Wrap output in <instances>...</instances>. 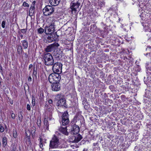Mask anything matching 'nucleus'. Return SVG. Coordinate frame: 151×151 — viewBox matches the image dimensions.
I'll list each match as a JSON object with an SVG mask.
<instances>
[{
    "label": "nucleus",
    "instance_id": "nucleus-2",
    "mask_svg": "<svg viewBox=\"0 0 151 151\" xmlns=\"http://www.w3.org/2000/svg\"><path fill=\"white\" fill-rule=\"evenodd\" d=\"M59 73H53L50 74L49 76L48 80L49 82L52 83L54 81L59 82L61 79V76Z\"/></svg>",
    "mask_w": 151,
    "mask_h": 151
},
{
    "label": "nucleus",
    "instance_id": "nucleus-9",
    "mask_svg": "<svg viewBox=\"0 0 151 151\" xmlns=\"http://www.w3.org/2000/svg\"><path fill=\"white\" fill-rule=\"evenodd\" d=\"M80 5V3L78 2L76 3H73L70 6V8L71 9L72 13H73L74 12L75 14H76L77 11H78L80 10L81 7L80 8L79 6Z\"/></svg>",
    "mask_w": 151,
    "mask_h": 151
},
{
    "label": "nucleus",
    "instance_id": "nucleus-49",
    "mask_svg": "<svg viewBox=\"0 0 151 151\" xmlns=\"http://www.w3.org/2000/svg\"><path fill=\"white\" fill-rule=\"evenodd\" d=\"M151 48V47L148 46L147 47V48L146 49V50H147L148 49H150Z\"/></svg>",
    "mask_w": 151,
    "mask_h": 151
},
{
    "label": "nucleus",
    "instance_id": "nucleus-6",
    "mask_svg": "<svg viewBox=\"0 0 151 151\" xmlns=\"http://www.w3.org/2000/svg\"><path fill=\"white\" fill-rule=\"evenodd\" d=\"M52 70L54 73H61L62 72V64L59 62L54 63Z\"/></svg>",
    "mask_w": 151,
    "mask_h": 151
},
{
    "label": "nucleus",
    "instance_id": "nucleus-42",
    "mask_svg": "<svg viewBox=\"0 0 151 151\" xmlns=\"http://www.w3.org/2000/svg\"><path fill=\"white\" fill-rule=\"evenodd\" d=\"M28 79V81H32V78L30 76L29 77Z\"/></svg>",
    "mask_w": 151,
    "mask_h": 151
},
{
    "label": "nucleus",
    "instance_id": "nucleus-5",
    "mask_svg": "<svg viewBox=\"0 0 151 151\" xmlns=\"http://www.w3.org/2000/svg\"><path fill=\"white\" fill-rule=\"evenodd\" d=\"M54 11V9L50 5L46 6L42 10V12L45 16L50 15L53 14Z\"/></svg>",
    "mask_w": 151,
    "mask_h": 151
},
{
    "label": "nucleus",
    "instance_id": "nucleus-31",
    "mask_svg": "<svg viewBox=\"0 0 151 151\" xmlns=\"http://www.w3.org/2000/svg\"><path fill=\"white\" fill-rule=\"evenodd\" d=\"M37 124L39 127L41 126V121L40 119H38L37 120Z\"/></svg>",
    "mask_w": 151,
    "mask_h": 151
},
{
    "label": "nucleus",
    "instance_id": "nucleus-39",
    "mask_svg": "<svg viewBox=\"0 0 151 151\" xmlns=\"http://www.w3.org/2000/svg\"><path fill=\"white\" fill-rule=\"evenodd\" d=\"M16 147L14 146H13L12 148V151H16Z\"/></svg>",
    "mask_w": 151,
    "mask_h": 151
},
{
    "label": "nucleus",
    "instance_id": "nucleus-24",
    "mask_svg": "<svg viewBox=\"0 0 151 151\" xmlns=\"http://www.w3.org/2000/svg\"><path fill=\"white\" fill-rule=\"evenodd\" d=\"M96 25L95 24L91 25V26L90 27V30L92 31L93 32L95 31V29L96 28Z\"/></svg>",
    "mask_w": 151,
    "mask_h": 151
},
{
    "label": "nucleus",
    "instance_id": "nucleus-43",
    "mask_svg": "<svg viewBox=\"0 0 151 151\" xmlns=\"http://www.w3.org/2000/svg\"><path fill=\"white\" fill-rule=\"evenodd\" d=\"M56 57L57 58H60V55L59 53L58 54V52L57 53V54L56 55Z\"/></svg>",
    "mask_w": 151,
    "mask_h": 151
},
{
    "label": "nucleus",
    "instance_id": "nucleus-32",
    "mask_svg": "<svg viewBox=\"0 0 151 151\" xmlns=\"http://www.w3.org/2000/svg\"><path fill=\"white\" fill-rule=\"evenodd\" d=\"M27 30V29H23L21 30V32L24 33H26Z\"/></svg>",
    "mask_w": 151,
    "mask_h": 151
},
{
    "label": "nucleus",
    "instance_id": "nucleus-60",
    "mask_svg": "<svg viewBox=\"0 0 151 151\" xmlns=\"http://www.w3.org/2000/svg\"><path fill=\"white\" fill-rule=\"evenodd\" d=\"M11 104H12V102H11Z\"/></svg>",
    "mask_w": 151,
    "mask_h": 151
},
{
    "label": "nucleus",
    "instance_id": "nucleus-52",
    "mask_svg": "<svg viewBox=\"0 0 151 151\" xmlns=\"http://www.w3.org/2000/svg\"><path fill=\"white\" fill-rule=\"evenodd\" d=\"M33 129H35V131L33 132L34 133H35V127H33Z\"/></svg>",
    "mask_w": 151,
    "mask_h": 151
},
{
    "label": "nucleus",
    "instance_id": "nucleus-27",
    "mask_svg": "<svg viewBox=\"0 0 151 151\" xmlns=\"http://www.w3.org/2000/svg\"><path fill=\"white\" fill-rule=\"evenodd\" d=\"M44 30L43 29L40 28L37 29V32L39 34H42L44 32Z\"/></svg>",
    "mask_w": 151,
    "mask_h": 151
},
{
    "label": "nucleus",
    "instance_id": "nucleus-35",
    "mask_svg": "<svg viewBox=\"0 0 151 151\" xmlns=\"http://www.w3.org/2000/svg\"><path fill=\"white\" fill-rule=\"evenodd\" d=\"M5 22L4 21H3L2 22V24H1V26L3 28H5Z\"/></svg>",
    "mask_w": 151,
    "mask_h": 151
},
{
    "label": "nucleus",
    "instance_id": "nucleus-21",
    "mask_svg": "<svg viewBox=\"0 0 151 151\" xmlns=\"http://www.w3.org/2000/svg\"><path fill=\"white\" fill-rule=\"evenodd\" d=\"M37 69H36V70H35V68H34L33 69V78H34V76H35V78H37Z\"/></svg>",
    "mask_w": 151,
    "mask_h": 151
},
{
    "label": "nucleus",
    "instance_id": "nucleus-7",
    "mask_svg": "<svg viewBox=\"0 0 151 151\" xmlns=\"http://www.w3.org/2000/svg\"><path fill=\"white\" fill-rule=\"evenodd\" d=\"M55 25L53 21L51 22L50 25L48 27H46L45 28V33L47 34H50L55 31Z\"/></svg>",
    "mask_w": 151,
    "mask_h": 151
},
{
    "label": "nucleus",
    "instance_id": "nucleus-16",
    "mask_svg": "<svg viewBox=\"0 0 151 151\" xmlns=\"http://www.w3.org/2000/svg\"><path fill=\"white\" fill-rule=\"evenodd\" d=\"M53 33H52L50 34V35L52 37V38L53 39V40H56L58 39L59 36L57 35L56 32Z\"/></svg>",
    "mask_w": 151,
    "mask_h": 151
},
{
    "label": "nucleus",
    "instance_id": "nucleus-22",
    "mask_svg": "<svg viewBox=\"0 0 151 151\" xmlns=\"http://www.w3.org/2000/svg\"><path fill=\"white\" fill-rule=\"evenodd\" d=\"M23 116H22V113L21 111L18 114L19 119L20 122H22V120L23 119Z\"/></svg>",
    "mask_w": 151,
    "mask_h": 151
},
{
    "label": "nucleus",
    "instance_id": "nucleus-3",
    "mask_svg": "<svg viewBox=\"0 0 151 151\" xmlns=\"http://www.w3.org/2000/svg\"><path fill=\"white\" fill-rule=\"evenodd\" d=\"M55 99L58 101L57 105L58 106H62L67 108V105L66 103L65 99L59 94H57L55 98Z\"/></svg>",
    "mask_w": 151,
    "mask_h": 151
},
{
    "label": "nucleus",
    "instance_id": "nucleus-33",
    "mask_svg": "<svg viewBox=\"0 0 151 151\" xmlns=\"http://www.w3.org/2000/svg\"><path fill=\"white\" fill-rule=\"evenodd\" d=\"M23 6L24 7H29L28 4L26 3L25 1H24L23 4Z\"/></svg>",
    "mask_w": 151,
    "mask_h": 151
},
{
    "label": "nucleus",
    "instance_id": "nucleus-14",
    "mask_svg": "<svg viewBox=\"0 0 151 151\" xmlns=\"http://www.w3.org/2000/svg\"><path fill=\"white\" fill-rule=\"evenodd\" d=\"M83 137L81 135L79 134L75 136V139L74 140V142L75 143H77L80 141L82 139Z\"/></svg>",
    "mask_w": 151,
    "mask_h": 151
},
{
    "label": "nucleus",
    "instance_id": "nucleus-57",
    "mask_svg": "<svg viewBox=\"0 0 151 151\" xmlns=\"http://www.w3.org/2000/svg\"><path fill=\"white\" fill-rule=\"evenodd\" d=\"M19 151H21L20 147L19 148Z\"/></svg>",
    "mask_w": 151,
    "mask_h": 151
},
{
    "label": "nucleus",
    "instance_id": "nucleus-61",
    "mask_svg": "<svg viewBox=\"0 0 151 151\" xmlns=\"http://www.w3.org/2000/svg\"><path fill=\"white\" fill-rule=\"evenodd\" d=\"M11 104H12V102H11Z\"/></svg>",
    "mask_w": 151,
    "mask_h": 151
},
{
    "label": "nucleus",
    "instance_id": "nucleus-34",
    "mask_svg": "<svg viewBox=\"0 0 151 151\" xmlns=\"http://www.w3.org/2000/svg\"><path fill=\"white\" fill-rule=\"evenodd\" d=\"M4 128L0 124V132H2L4 131Z\"/></svg>",
    "mask_w": 151,
    "mask_h": 151
},
{
    "label": "nucleus",
    "instance_id": "nucleus-41",
    "mask_svg": "<svg viewBox=\"0 0 151 151\" xmlns=\"http://www.w3.org/2000/svg\"><path fill=\"white\" fill-rule=\"evenodd\" d=\"M52 102H53L52 101L51 99H50V100H49V101H48L49 103L50 104H52V105H53V104H52Z\"/></svg>",
    "mask_w": 151,
    "mask_h": 151
},
{
    "label": "nucleus",
    "instance_id": "nucleus-59",
    "mask_svg": "<svg viewBox=\"0 0 151 151\" xmlns=\"http://www.w3.org/2000/svg\"><path fill=\"white\" fill-rule=\"evenodd\" d=\"M120 18L119 19V20L120 21Z\"/></svg>",
    "mask_w": 151,
    "mask_h": 151
},
{
    "label": "nucleus",
    "instance_id": "nucleus-4",
    "mask_svg": "<svg viewBox=\"0 0 151 151\" xmlns=\"http://www.w3.org/2000/svg\"><path fill=\"white\" fill-rule=\"evenodd\" d=\"M60 145L59 140L58 138L54 135L52 140L50 141L49 146L51 148H58Z\"/></svg>",
    "mask_w": 151,
    "mask_h": 151
},
{
    "label": "nucleus",
    "instance_id": "nucleus-54",
    "mask_svg": "<svg viewBox=\"0 0 151 151\" xmlns=\"http://www.w3.org/2000/svg\"><path fill=\"white\" fill-rule=\"evenodd\" d=\"M96 144H97V143H94L93 144L94 145V146H96Z\"/></svg>",
    "mask_w": 151,
    "mask_h": 151
},
{
    "label": "nucleus",
    "instance_id": "nucleus-58",
    "mask_svg": "<svg viewBox=\"0 0 151 151\" xmlns=\"http://www.w3.org/2000/svg\"><path fill=\"white\" fill-rule=\"evenodd\" d=\"M139 151H142V150L141 149V150H139Z\"/></svg>",
    "mask_w": 151,
    "mask_h": 151
},
{
    "label": "nucleus",
    "instance_id": "nucleus-17",
    "mask_svg": "<svg viewBox=\"0 0 151 151\" xmlns=\"http://www.w3.org/2000/svg\"><path fill=\"white\" fill-rule=\"evenodd\" d=\"M22 43V45L24 47V49H26L28 47V42L26 40H24L21 41Z\"/></svg>",
    "mask_w": 151,
    "mask_h": 151
},
{
    "label": "nucleus",
    "instance_id": "nucleus-38",
    "mask_svg": "<svg viewBox=\"0 0 151 151\" xmlns=\"http://www.w3.org/2000/svg\"><path fill=\"white\" fill-rule=\"evenodd\" d=\"M40 139V143L39 145H41L42 144V139L41 138V137H39Z\"/></svg>",
    "mask_w": 151,
    "mask_h": 151
},
{
    "label": "nucleus",
    "instance_id": "nucleus-19",
    "mask_svg": "<svg viewBox=\"0 0 151 151\" xmlns=\"http://www.w3.org/2000/svg\"><path fill=\"white\" fill-rule=\"evenodd\" d=\"M2 142L3 147H4L7 144V138L6 137H3Z\"/></svg>",
    "mask_w": 151,
    "mask_h": 151
},
{
    "label": "nucleus",
    "instance_id": "nucleus-23",
    "mask_svg": "<svg viewBox=\"0 0 151 151\" xmlns=\"http://www.w3.org/2000/svg\"><path fill=\"white\" fill-rule=\"evenodd\" d=\"M52 37L50 36H50H48L47 37V42H51L53 41H54V40H53V39H52Z\"/></svg>",
    "mask_w": 151,
    "mask_h": 151
},
{
    "label": "nucleus",
    "instance_id": "nucleus-47",
    "mask_svg": "<svg viewBox=\"0 0 151 151\" xmlns=\"http://www.w3.org/2000/svg\"><path fill=\"white\" fill-rule=\"evenodd\" d=\"M24 37V36L23 35L21 34L20 35V37L21 39H22L23 38V37Z\"/></svg>",
    "mask_w": 151,
    "mask_h": 151
},
{
    "label": "nucleus",
    "instance_id": "nucleus-63",
    "mask_svg": "<svg viewBox=\"0 0 151 151\" xmlns=\"http://www.w3.org/2000/svg\"><path fill=\"white\" fill-rule=\"evenodd\" d=\"M81 116V115H80V116Z\"/></svg>",
    "mask_w": 151,
    "mask_h": 151
},
{
    "label": "nucleus",
    "instance_id": "nucleus-51",
    "mask_svg": "<svg viewBox=\"0 0 151 151\" xmlns=\"http://www.w3.org/2000/svg\"><path fill=\"white\" fill-rule=\"evenodd\" d=\"M28 138V141L29 142V143H30V139H29V138Z\"/></svg>",
    "mask_w": 151,
    "mask_h": 151
},
{
    "label": "nucleus",
    "instance_id": "nucleus-18",
    "mask_svg": "<svg viewBox=\"0 0 151 151\" xmlns=\"http://www.w3.org/2000/svg\"><path fill=\"white\" fill-rule=\"evenodd\" d=\"M35 7L32 6H31L29 12V15L32 16L33 15L35 11Z\"/></svg>",
    "mask_w": 151,
    "mask_h": 151
},
{
    "label": "nucleus",
    "instance_id": "nucleus-28",
    "mask_svg": "<svg viewBox=\"0 0 151 151\" xmlns=\"http://www.w3.org/2000/svg\"><path fill=\"white\" fill-rule=\"evenodd\" d=\"M32 104L33 106H34L35 105V100L34 97L32 96Z\"/></svg>",
    "mask_w": 151,
    "mask_h": 151
},
{
    "label": "nucleus",
    "instance_id": "nucleus-13",
    "mask_svg": "<svg viewBox=\"0 0 151 151\" xmlns=\"http://www.w3.org/2000/svg\"><path fill=\"white\" fill-rule=\"evenodd\" d=\"M59 130L64 134L68 135V132L67 131V127L65 126V127H60L59 129Z\"/></svg>",
    "mask_w": 151,
    "mask_h": 151
},
{
    "label": "nucleus",
    "instance_id": "nucleus-37",
    "mask_svg": "<svg viewBox=\"0 0 151 151\" xmlns=\"http://www.w3.org/2000/svg\"><path fill=\"white\" fill-rule=\"evenodd\" d=\"M11 116L13 119H14L15 118V114L14 113H12Z\"/></svg>",
    "mask_w": 151,
    "mask_h": 151
},
{
    "label": "nucleus",
    "instance_id": "nucleus-1",
    "mask_svg": "<svg viewBox=\"0 0 151 151\" xmlns=\"http://www.w3.org/2000/svg\"><path fill=\"white\" fill-rule=\"evenodd\" d=\"M44 60L45 64L47 66L52 65L54 63V60L52 55L50 53H44L42 56Z\"/></svg>",
    "mask_w": 151,
    "mask_h": 151
},
{
    "label": "nucleus",
    "instance_id": "nucleus-15",
    "mask_svg": "<svg viewBox=\"0 0 151 151\" xmlns=\"http://www.w3.org/2000/svg\"><path fill=\"white\" fill-rule=\"evenodd\" d=\"M60 0H49V2L50 4L54 6L58 5L60 2Z\"/></svg>",
    "mask_w": 151,
    "mask_h": 151
},
{
    "label": "nucleus",
    "instance_id": "nucleus-12",
    "mask_svg": "<svg viewBox=\"0 0 151 151\" xmlns=\"http://www.w3.org/2000/svg\"><path fill=\"white\" fill-rule=\"evenodd\" d=\"M51 85L52 90L54 91H58L60 89V85L59 82L52 83Z\"/></svg>",
    "mask_w": 151,
    "mask_h": 151
},
{
    "label": "nucleus",
    "instance_id": "nucleus-10",
    "mask_svg": "<svg viewBox=\"0 0 151 151\" xmlns=\"http://www.w3.org/2000/svg\"><path fill=\"white\" fill-rule=\"evenodd\" d=\"M71 128L70 129V133L71 134H76L80 131V128L76 124H71Z\"/></svg>",
    "mask_w": 151,
    "mask_h": 151
},
{
    "label": "nucleus",
    "instance_id": "nucleus-44",
    "mask_svg": "<svg viewBox=\"0 0 151 151\" xmlns=\"http://www.w3.org/2000/svg\"><path fill=\"white\" fill-rule=\"evenodd\" d=\"M143 26L144 27H145V29H147H147V28L148 27V26H146V25H144V24H143Z\"/></svg>",
    "mask_w": 151,
    "mask_h": 151
},
{
    "label": "nucleus",
    "instance_id": "nucleus-40",
    "mask_svg": "<svg viewBox=\"0 0 151 151\" xmlns=\"http://www.w3.org/2000/svg\"><path fill=\"white\" fill-rule=\"evenodd\" d=\"M0 72L2 74H3V71L2 69V67L1 66H0Z\"/></svg>",
    "mask_w": 151,
    "mask_h": 151
},
{
    "label": "nucleus",
    "instance_id": "nucleus-53",
    "mask_svg": "<svg viewBox=\"0 0 151 151\" xmlns=\"http://www.w3.org/2000/svg\"><path fill=\"white\" fill-rule=\"evenodd\" d=\"M31 6H33V7H35V5H33V4H31Z\"/></svg>",
    "mask_w": 151,
    "mask_h": 151
},
{
    "label": "nucleus",
    "instance_id": "nucleus-48",
    "mask_svg": "<svg viewBox=\"0 0 151 151\" xmlns=\"http://www.w3.org/2000/svg\"><path fill=\"white\" fill-rule=\"evenodd\" d=\"M35 3H36V1H34L32 2V4L35 5Z\"/></svg>",
    "mask_w": 151,
    "mask_h": 151
},
{
    "label": "nucleus",
    "instance_id": "nucleus-50",
    "mask_svg": "<svg viewBox=\"0 0 151 151\" xmlns=\"http://www.w3.org/2000/svg\"><path fill=\"white\" fill-rule=\"evenodd\" d=\"M148 54L149 56L151 58V53H149Z\"/></svg>",
    "mask_w": 151,
    "mask_h": 151
},
{
    "label": "nucleus",
    "instance_id": "nucleus-36",
    "mask_svg": "<svg viewBox=\"0 0 151 151\" xmlns=\"http://www.w3.org/2000/svg\"><path fill=\"white\" fill-rule=\"evenodd\" d=\"M27 109L29 111L31 109V107L30 105L28 104L27 105Z\"/></svg>",
    "mask_w": 151,
    "mask_h": 151
},
{
    "label": "nucleus",
    "instance_id": "nucleus-45",
    "mask_svg": "<svg viewBox=\"0 0 151 151\" xmlns=\"http://www.w3.org/2000/svg\"><path fill=\"white\" fill-rule=\"evenodd\" d=\"M40 147V148H41V149H42V150H43V144H42L41 145H39Z\"/></svg>",
    "mask_w": 151,
    "mask_h": 151
},
{
    "label": "nucleus",
    "instance_id": "nucleus-56",
    "mask_svg": "<svg viewBox=\"0 0 151 151\" xmlns=\"http://www.w3.org/2000/svg\"><path fill=\"white\" fill-rule=\"evenodd\" d=\"M18 39L20 40V38L19 37H18Z\"/></svg>",
    "mask_w": 151,
    "mask_h": 151
},
{
    "label": "nucleus",
    "instance_id": "nucleus-55",
    "mask_svg": "<svg viewBox=\"0 0 151 151\" xmlns=\"http://www.w3.org/2000/svg\"><path fill=\"white\" fill-rule=\"evenodd\" d=\"M18 33L19 34H20H20H21V32H19H19H18Z\"/></svg>",
    "mask_w": 151,
    "mask_h": 151
},
{
    "label": "nucleus",
    "instance_id": "nucleus-11",
    "mask_svg": "<svg viewBox=\"0 0 151 151\" xmlns=\"http://www.w3.org/2000/svg\"><path fill=\"white\" fill-rule=\"evenodd\" d=\"M59 45L57 43H55L47 46L45 48V50L47 52H50L52 51L56 47L59 46Z\"/></svg>",
    "mask_w": 151,
    "mask_h": 151
},
{
    "label": "nucleus",
    "instance_id": "nucleus-8",
    "mask_svg": "<svg viewBox=\"0 0 151 151\" xmlns=\"http://www.w3.org/2000/svg\"><path fill=\"white\" fill-rule=\"evenodd\" d=\"M69 115L67 111H65L63 114L62 117V123L63 125H66L69 123Z\"/></svg>",
    "mask_w": 151,
    "mask_h": 151
},
{
    "label": "nucleus",
    "instance_id": "nucleus-29",
    "mask_svg": "<svg viewBox=\"0 0 151 151\" xmlns=\"http://www.w3.org/2000/svg\"><path fill=\"white\" fill-rule=\"evenodd\" d=\"M26 135L28 137H29L30 135V132L29 130H27L25 132Z\"/></svg>",
    "mask_w": 151,
    "mask_h": 151
},
{
    "label": "nucleus",
    "instance_id": "nucleus-20",
    "mask_svg": "<svg viewBox=\"0 0 151 151\" xmlns=\"http://www.w3.org/2000/svg\"><path fill=\"white\" fill-rule=\"evenodd\" d=\"M22 47L21 45H19L17 48V52L19 54H20L22 53Z\"/></svg>",
    "mask_w": 151,
    "mask_h": 151
},
{
    "label": "nucleus",
    "instance_id": "nucleus-46",
    "mask_svg": "<svg viewBox=\"0 0 151 151\" xmlns=\"http://www.w3.org/2000/svg\"><path fill=\"white\" fill-rule=\"evenodd\" d=\"M33 66V65L32 64H30L29 66V69H30Z\"/></svg>",
    "mask_w": 151,
    "mask_h": 151
},
{
    "label": "nucleus",
    "instance_id": "nucleus-26",
    "mask_svg": "<svg viewBox=\"0 0 151 151\" xmlns=\"http://www.w3.org/2000/svg\"><path fill=\"white\" fill-rule=\"evenodd\" d=\"M13 136L15 138H17V134L16 130L14 129L13 131Z\"/></svg>",
    "mask_w": 151,
    "mask_h": 151
},
{
    "label": "nucleus",
    "instance_id": "nucleus-25",
    "mask_svg": "<svg viewBox=\"0 0 151 151\" xmlns=\"http://www.w3.org/2000/svg\"><path fill=\"white\" fill-rule=\"evenodd\" d=\"M78 116L77 115H76L75 116V117H74L73 119L72 120L71 122V123H70L71 124H75V123L76 122V119L77 118Z\"/></svg>",
    "mask_w": 151,
    "mask_h": 151
},
{
    "label": "nucleus",
    "instance_id": "nucleus-62",
    "mask_svg": "<svg viewBox=\"0 0 151 151\" xmlns=\"http://www.w3.org/2000/svg\"><path fill=\"white\" fill-rule=\"evenodd\" d=\"M148 54V53H147V54H146V55H147Z\"/></svg>",
    "mask_w": 151,
    "mask_h": 151
},
{
    "label": "nucleus",
    "instance_id": "nucleus-30",
    "mask_svg": "<svg viewBox=\"0 0 151 151\" xmlns=\"http://www.w3.org/2000/svg\"><path fill=\"white\" fill-rule=\"evenodd\" d=\"M44 124L46 126L47 128L48 127L49 124L48 123V121L46 119H44Z\"/></svg>",
    "mask_w": 151,
    "mask_h": 151
}]
</instances>
